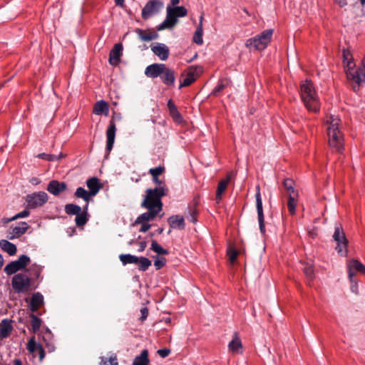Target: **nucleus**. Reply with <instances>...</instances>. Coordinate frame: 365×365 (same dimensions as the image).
I'll list each match as a JSON object with an SVG mask.
<instances>
[{
  "label": "nucleus",
  "instance_id": "nucleus-1",
  "mask_svg": "<svg viewBox=\"0 0 365 365\" xmlns=\"http://www.w3.org/2000/svg\"><path fill=\"white\" fill-rule=\"evenodd\" d=\"M153 182L158 185L154 189H148L146 196L142 202V206L148 209V212L140 215L135 221L133 225H140V228H150L149 222L153 220L162 210L161 198L168 193V188L158 177H152Z\"/></svg>",
  "mask_w": 365,
  "mask_h": 365
},
{
  "label": "nucleus",
  "instance_id": "nucleus-2",
  "mask_svg": "<svg viewBox=\"0 0 365 365\" xmlns=\"http://www.w3.org/2000/svg\"><path fill=\"white\" fill-rule=\"evenodd\" d=\"M327 135L330 148L337 153H341L344 149V135L341 131V120L335 115L327 117Z\"/></svg>",
  "mask_w": 365,
  "mask_h": 365
},
{
  "label": "nucleus",
  "instance_id": "nucleus-3",
  "mask_svg": "<svg viewBox=\"0 0 365 365\" xmlns=\"http://www.w3.org/2000/svg\"><path fill=\"white\" fill-rule=\"evenodd\" d=\"M301 98L308 110L317 113L319 111L320 105L318 97L312 83L306 80L301 85Z\"/></svg>",
  "mask_w": 365,
  "mask_h": 365
},
{
  "label": "nucleus",
  "instance_id": "nucleus-4",
  "mask_svg": "<svg viewBox=\"0 0 365 365\" xmlns=\"http://www.w3.org/2000/svg\"><path fill=\"white\" fill-rule=\"evenodd\" d=\"M187 11L184 6L167 7V15L165 19L157 27L158 31L172 29L178 23V17H184L187 15Z\"/></svg>",
  "mask_w": 365,
  "mask_h": 365
},
{
  "label": "nucleus",
  "instance_id": "nucleus-5",
  "mask_svg": "<svg viewBox=\"0 0 365 365\" xmlns=\"http://www.w3.org/2000/svg\"><path fill=\"white\" fill-rule=\"evenodd\" d=\"M272 34V29L265 30L259 35L247 39L245 43V46L249 49H255L257 51L264 50L270 42Z\"/></svg>",
  "mask_w": 365,
  "mask_h": 365
},
{
  "label": "nucleus",
  "instance_id": "nucleus-6",
  "mask_svg": "<svg viewBox=\"0 0 365 365\" xmlns=\"http://www.w3.org/2000/svg\"><path fill=\"white\" fill-rule=\"evenodd\" d=\"M345 71L349 80L353 81L358 85L365 81V58L361 61V66L355 69L354 61H349L345 66Z\"/></svg>",
  "mask_w": 365,
  "mask_h": 365
},
{
  "label": "nucleus",
  "instance_id": "nucleus-7",
  "mask_svg": "<svg viewBox=\"0 0 365 365\" xmlns=\"http://www.w3.org/2000/svg\"><path fill=\"white\" fill-rule=\"evenodd\" d=\"M31 280L26 274H16L12 278V288L16 293L27 292L31 290Z\"/></svg>",
  "mask_w": 365,
  "mask_h": 365
},
{
  "label": "nucleus",
  "instance_id": "nucleus-8",
  "mask_svg": "<svg viewBox=\"0 0 365 365\" xmlns=\"http://www.w3.org/2000/svg\"><path fill=\"white\" fill-rule=\"evenodd\" d=\"M163 9V3L160 0H150L146 3L142 9V18L147 20L158 14Z\"/></svg>",
  "mask_w": 365,
  "mask_h": 365
},
{
  "label": "nucleus",
  "instance_id": "nucleus-9",
  "mask_svg": "<svg viewBox=\"0 0 365 365\" xmlns=\"http://www.w3.org/2000/svg\"><path fill=\"white\" fill-rule=\"evenodd\" d=\"M48 195L45 192H36L27 195L26 197L27 207L34 209L41 207L48 201Z\"/></svg>",
  "mask_w": 365,
  "mask_h": 365
},
{
  "label": "nucleus",
  "instance_id": "nucleus-10",
  "mask_svg": "<svg viewBox=\"0 0 365 365\" xmlns=\"http://www.w3.org/2000/svg\"><path fill=\"white\" fill-rule=\"evenodd\" d=\"M30 257L27 255H21L17 260L9 263L4 268V272L8 275H11L19 270L24 269L30 262Z\"/></svg>",
  "mask_w": 365,
  "mask_h": 365
},
{
  "label": "nucleus",
  "instance_id": "nucleus-11",
  "mask_svg": "<svg viewBox=\"0 0 365 365\" xmlns=\"http://www.w3.org/2000/svg\"><path fill=\"white\" fill-rule=\"evenodd\" d=\"M333 237L337 243L336 250L338 253L341 254V255H345L346 252V248L348 245V240L344 232V230H335Z\"/></svg>",
  "mask_w": 365,
  "mask_h": 365
},
{
  "label": "nucleus",
  "instance_id": "nucleus-12",
  "mask_svg": "<svg viewBox=\"0 0 365 365\" xmlns=\"http://www.w3.org/2000/svg\"><path fill=\"white\" fill-rule=\"evenodd\" d=\"M201 72L202 68L200 66H190L187 71L185 78L183 79L182 82L180 83L179 88L189 86L195 81L198 74Z\"/></svg>",
  "mask_w": 365,
  "mask_h": 365
},
{
  "label": "nucleus",
  "instance_id": "nucleus-13",
  "mask_svg": "<svg viewBox=\"0 0 365 365\" xmlns=\"http://www.w3.org/2000/svg\"><path fill=\"white\" fill-rule=\"evenodd\" d=\"M239 242L237 240L230 239L227 240V255L231 264H234L236 262L240 253Z\"/></svg>",
  "mask_w": 365,
  "mask_h": 365
},
{
  "label": "nucleus",
  "instance_id": "nucleus-14",
  "mask_svg": "<svg viewBox=\"0 0 365 365\" xmlns=\"http://www.w3.org/2000/svg\"><path fill=\"white\" fill-rule=\"evenodd\" d=\"M67 188V185L64 182H59L56 180H53L49 182L47 185V191L51 194L58 196L61 192H64Z\"/></svg>",
  "mask_w": 365,
  "mask_h": 365
},
{
  "label": "nucleus",
  "instance_id": "nucleus-15",
  "mask_svg": "<svg viewBox=\"0 0 365 365\" xmlns=\"http://www.w3.org/2000/svg\"><path fill=\"white\" fill-rule=\"evenodd\" d=\"M115 131L116 127L113 118H111L110 120V123L108 128L106 131V137H107V144H106V150L108 153L110 152L113 148L115 138Z\"/></svg>",
  "mask_w": 365,
  "mask_h": 365
},
{
  "label": "nucleus",
  "instance_id": "nucleus-16",
  "mask_svg": "<svg viewBox=\"0 0 365 365\" xmlns=\"http://www.w3.org/2000/svg\"><path fill=\"white\" fill-rule=\"evenodd\" d=\"M165 68V64L163 63H153L146 67L145 74L152 78L160 77L163 69Z\"/></svg>",
  "mask_w": 365,
  "mask_h": 365
},
{
  "label": "nucleus",
  "instance_id": "nucleus-17",
  "mask_svg": "<svg viewBox=\"0 0 365 365\" xmlns=\"http://www.w3.org/2000/svg\"><path fill=\"white\" fill-rule=\"evenodd\" d=\"M348 269L349 278L350 282L352 283L354 282V277L355 276V273L353 272V269L365 274V265L356 259H351L349 262Z\"/></svg>",
  "mask_w": 365,
  "mask_h": 365
},
{
  "label": "nucleus",
  "instance_id": "nucleus-18",
  "mask_svg": "<svg viewBox=\"0 0 365 365\" xmlns=\"http://www.w3.org/2000/svg\"><path fill=\"white\" fill-rule=\"evenodd\" d=\"M234 176V173L232 172L227 174V178L225 179L221 180L217 187L215 200L217 203H219L222 200V195L226 190L227 185L232 178Z\"/></svg>",
  "mask_w": 365,
  "mask_h": 365
},
{
  "label": "nucleus",
  "instance_id": "nucleus-19",
  "mask_svg": "<svg viewBox=\"0 0 365 365\" xmlns=\"http://www.w3.org/2000/svg\"><path fill=\"white\" fill-rule=\"evenodd\" d=\"M123 46L121 43H116L110 52L109 63L112 66H116L120 61L122 55Z\"/></svg>",
  "mask_w": 365,
  "mask_h": 365
},
{
  "label": "nucleus",
  "instance_id": "nucleus-20",
  "mask_svg": "<svg viewBox=\"0 0 365 365\" xmlns=\"http://www.w3.org/2000/svg\"><path fill=\"white\" fill-rule=\"evenodd\" d=\"M152 51L162 61H165L169 56V48L163 43H157L151 46Z\"/></svg>",
  "mask_w": 365,
  "mask_h": 365
},
{
  "label": "nucleus",
  "instance_id": "nucleus-21",
  "mask_svg": "<svg viewBox=\"0 0 365 365\" xmlns=\"http://www.w3.org/2000/svg\"><path fill=\"white\" fill-rule=\"evenodd\" d=\"M160 78L164 84L174 86L175 80V71L165 66V68L163 69V72L161 73Z\"/></svg>",
  "mask_w": 365,
  "mask_h": 365
},
{
  "label": "nucleus",
  "instance_id": "nucleus-22",
  "mask_svg": "<svg viewBox=\"0 0 365 365\" xmlns=\"http://www.w3.org/2000/svg\"><path fill=\"white\" fill-rule=\"evenodd\" d=\"M86 185L89 189V192L92 196L96 195L99 190L103 187V185L100 182L99 179L96 177H93L87 180Z\"/></svg>",
  "mask_w": 365,
  "mask_h": 365
},
{
  "label": "nucleus",
  "instance_id": "nucleus-23",
  "mask_svg": "<svg viewBox=\"0 0 365 365\" xmlns=\"http://www.w3.org/2000/svg\"><path fill=\"white\" fill-rule=\"evenodd\" d=\"M43 304V297L39 292H36L33 294L29 308L32 313H34L38 311V309L41 307V306Z\"/></svg>",
  "mask_w": 365,
  "mask_h": 365
},
{
  "label": "nucleus",
  "instance_id": "nucleus-24",
  "mask_svg": "<svg viewBox=\"0 0 365 365\" xmlns=\"http://www.w3.org/2000/svg\"><path fill=\"white\" fill-rule=\"evenodd\" d=\"M255 197H256V204H257V215H258L259 226V228H264V222L262 201L261 195H260L259 191H258L256 193Z\"/></svg>",
  "mask_w": 365,
  "mask_h": 365
},
{
  "label": "nucleus",
  "instance_id": "nucleus-25",
  "mask_svg": "<svg viewBox=\"0 0 365 365\" xmlns=\"http://www.w3.org/2000/svg\"><path fill=\"white\" fill-rule=\"evenodd\" d=\"M12 329L11 320L7 319H3L0 323V336L3 339L7 338L10 335Z\"/></svg>",
  "mask_w": 365,
  "mask_h": 365
},
{
  "label": "nucleus",
  "instance_id": "nucleus-26",
  "mask_svg": "<svg viewBox=\"0 0 365 365\" xmlns=\"http://www.w3.org/2000/svg\"><path fill=\"white\" fill-rule=\"evenodd\" d=\"M135 33L139 38L143 41H150L158 37V34L156 32L147 31L141 29H136Z\"/></svg>",
  "mask_w": 365,
  "mask_h": 365
},
{
  "label": "nucleus",
  "instance_id": "nucleus-27",
  "mask_svg": "<svg viewBox=\"0 0 365 365\" xmlns=\"http://www.w3.org/2000/svg\"><path fill=\"white\" fill-rule=\"evenodd\" d=\"M168 108L169 110L170 115L173 118V120L178 123L182 122V118L180 113L178 112L177 107L174 104L172 100H169L168 102Z\"/></svg>",
  "mask_w": 365,
  "mask_h": 365
},
{
  "label": "nucleus",
  "instance_id": "nucleus-28",
  "mask_svg": "<svg viewBox=\"0 0 365 365\" xmlns=\"http://www.w3.org/2000/svg\"><path fill=\"white\" fill-rule=\"evenodd\" d=\"M108 104L104 101H100L97 102L93 108V113L96 115H108Z\"/></svg>",
  "mask_w": 365,
  "mask_h": 365
},
{
  "label": "nucleus",
  "instance_id": "nucleus-29",
  "mask_svg": "<svg viewBox=\"0 0 365 365\" xmlns=\"http://www.w3.org/2000/svg\"><path fill=\"white\" fill-rule=\"evenodd\" d=\"M133 365H150L148 351L147 349H144L139 356H135L133 360Z\"/></svg>",
  "mask_w": 365,
  "mask_h": 365
},
{
  "label": "nucleus",
  "instance_id": "nucleus-30",
  "mask_svg": "<svg viewBox=\"0 0 365 365\" xmlns=\"http://www.w3.org/2000/svg\"><path fill=\"white\" fill-rule=\"evenodd\" d=\"M0 247L4 252H6L9 255L12 256L16 253V247L14 244L6 240H0Z\"/></svg>",
  "mask_w": 365,
  "mask_h": 365
},
{
  "label": "nucleus",
  "instance_id": "nucleus-31",
  "mask_svg": "<svg viewBox=\"0 0 365 365\" xmlns=\"http://www.w3.org/2000/svg\"><path fill=\"white\" fill-rule=\"evenodd\" d=\"M202 20H203V16H200V23H199V25L194 34V36H193V41L198 44V45H201L203 43V39H202V34H203V29H202Z\"/></svg>",
  "mask_w": 365,
  "mask_h": 365
},
{
  "label": "nucleus",
  "instance_id": "nucleus-32",
  "mask_svg": "<svg viewBox=\"0 0 365 365\" xmlns=\"http://www.w3.org/2000/svg\"><path fill=\"white\" fill-rule=\"evenodd\" d=\"M185 218L180 215H173L168 218V223L171 228L184 227Z\"/></svg>",
  "mask_w": 365,
  "mask_h": 365
},
{
  "label": "nucleus",
  "instance_id": "nucleus-33",
  "mask_svg": "<svg viewBox=\"0 0 365 365\" xmlns=\"http://www.w3.org/2000/svg\"><path fill=\"white\" fill-rule=\"evenodd\" d=\"M298 194H291L288 197L287 207L288 210L291 215H294L296 212V207L297 205Z\"/></svg>",
  "mask_w": 365,
  "mask_h": 365
},
{
  "label": "nucleus",
  "instance_id": "nucleus-34",
  "mask_svg": "<svg viewBox=\"0 0 365 365\" xmlns=\"http://www.w3.org/2000/svg\"><path fill=\"white\" fill-rule=\"evenodd\" d=\"M303 271L307 278V284L311 287L312 285V282L314 278V273L312 265L306 264L303 267Z\"/></svg>",
  "mask_w": 365,
  "mask_h": 365
},
{
  "label": "nucleus",
  "instance_id": "nucleus-35",
  "mask_svg": "<svg viewBox=\"0 0 365 365\" xmlns=\"http://www.w3.org/2000/svg\"><path fill=\"white\" fill-rule=\"evenodd\" d=\"M152 262L148 258L145 257H138L137 264L138 265V269L141 272L146 271L150 266H151Z\"/></svg>",
  "mask_w": 365,
  "mask_h": 365
},
{
  "label": "nucleus",
  "instance_id": "nucleus-36",
  "mask_svg": "<svg viewBox=\"0 0 365 365\" xmlns=\"http://www.w3.org/2000/svg\"><path fill=\"white\" fill-rule=\"evenodd\" d=\"M119 259L123 265H126L128 264H137L138 257L130 254H120L119 255Z\"/></svg>",
  "mask_w": 365,
  "mask_h": 365
},
{
  "label": "nucleus",
  "instance_id": "nucleus-37",
  "mask_svg": "<svg viewBox=\"0 0 365 365\" xmlns=\"http://www.w3.org/2000/svg\"><path fill=\"white\" fill-rule=\"evenodd\" d=\"M197 213L198 211L196 208L195 205L190 206L188 207L187 212L185 213V217L187 220L195 223L197 221Z\"/></svg>",
  "mask_w": 365,
  "mask_h": 365
},
{
  "label": "nucleus",
  "instance_id": "nucleus-38",
  "mask_svg": "<svg viewBox=\"0 0 365 365\" xmlns=\"http://www.w3.org/2000/svg\"><path fill=\"white\" fill-rule=\"evenodd\" d=\"M88 205H86L84 207V211L81 212L79 214H78L76 217L75 221L78 227H81L86 225V223L88 221V217H87V210Z\"/></svg>",
  "mask_w": 365,
  "mask_h": 365
},
{
  "label": "nucleus",
  "instance_id": "nucleus-39",
  "mask_svg": "<svg viewBox=\"0 0 365 365\" xmlns=\"http://www.w3.org/2000/svg\"><path fill=\"white\" fill-rule=\"evenodd\" d=\"M75 196L78 198H82L87 203L91 200L92 195L89 191L86 190L84 188L80 187H78L75 192Z\"/></svg>",
  "mask_w": 365,
  "mask_h": 365
},
{
  "label": "nucleus",
  "instance_id": "nucleus-40",
  "mask_svg": "<svg viewBox=\"0 0 365 365\" xmlns=\"http://www.w3.org/2000/svg\"><path fill=\"white\" fill-rule=\"evenodd\" d=\"M283 185L284 189L287 191V194L289 196H291V194H298V192L294 190V182L292 179L287 178L283 182Z\"/></svg>",
  "mask_w": 365,
  "mask_h": 365
},
{
  "label": "nucleus",
  "instance_id": "nucleus-41",
  "mask_svg": "<svg viewBox=\"0 0 365 365\" xmlns=\"http://www.w3.org/2000/svg\"><path fill=\"white\" fill-rule=\"evenodd\" d=\"M30 317H31V326L32 331L36 333L39 330V329L41 327V320L38 317H36L34 314V313H31L30 314Z\"/></svg>",
  "mask_w": 365,
  "mask_h": 365
},
{
  "label": "nucleus",
  "instance_id": "nucleus-42",
  "mask_svg": "<svg viewBox=\"0 0 365 365\" xmlns=\"http://www.w3.org/2000/svg\"><path fill=\"white\" fill-rule=\"evenodd\" d=\"M230 81L227 79L220 80L216 87L213 89L212 94L217 96L222 91L229 86Z\"/></svg>",
  "mask_w": 365,
  "mask_h": 365
},
{
  "label": "nucleus",
  "instance_id": "nucleus-43",
  "mask_svg": "<svg viewBox=\"0 0 365 365\" xmlns=\"http://www.w3.org/2000/svg\"><path fill=\"white\" fill-rule=\"evenodd\" d=\"M65 211L68 215H77L81 212V207L74 204H68L65 207Z\"/></svg>",
  "mask_w": 365,
  "mask_h": 365
},
{
  "label": "nucleus",
  "instance_id": "nucleus-44",
  "mask_svg": "<svg viewBox=\"0 0 365 365\" xmlns=\"http://www.w3.org/2000/svg\"><path fill=\"white\" fill-rule=\"evenodd\" d=\"M151 250H153L158 255H168V251L163 248L155 240H153L151 244Z\"/></svg>",
  "mask_w": 365,
  "mask_h": 365
},
{
  "label": "nucleus",
  "instance_id": "nucleus-45",
  "mask_svg": "<svg viewBox=\"0 0 365 365\" xmlns=\"http://www.w3.org/2000/svg\"><path fill=\"white\" fill-rule=\"evenodd\" d=\"M29 215V212L27 210H24L23 212L16 214L15 216L11 217V218H3L1 220V222L3 223V225L5 226L6 223L11 222L17 218L19 217H24Z\"/></svg>",
  "mask_w": 365,
  "mask_h": 365
},
{
  "label": "nucleus",
  "instance_id": "nucleus-46",
  "mask_svg": "<svg viewBox=\"0 0 365 365\" xmlns=\"http://www.w3.org/2000/svg\"><path fill=\"white\" fill-rule=\"evenodd\" d=\"M38 157L41 159L46 160L48 161H55L57 160H59L61 158H63L64 155L63 154H60L58 156L51 154H46V153H40L38 154Z\"/></svg>",
  "mask_w": 365,
  "mask_h": 365
},
{
  "label": "nucleus",
  "instance_id": "nucleus-47",
  "mask_svg": "<svg viewBox=\"0 0 365 365\" xmlns=\"http://www.w3.org/2000/svg\"><path fill=\"white\" fill-rule=\"evenodd\" d=\"M228 346L232 351H237V350L242 347L241 341L238 338L233 339L229 343Z\"/></svg>",
  "mask_w": 365,
  "mask_h": 365
},
{
  "label": "nucleus",
  "instance_id": "nucleus-48",
  "mask_svg": "<svg viewBox=\"0 0 365 365\" xmlns=\"http://www.w3.org/2000/svg\"><path fill=\"white\" fill-rule=\"evenodd\" d=\"M166 259L164 257H155L154 265L157 270L160 269L165 265Z\"/></svg>",
  "mask_w": 365,
  "mask_h": 365
},
{
  "label": "nucleus",
  "instance_id": "nucleus-49",
  "mask_svg": "<svg viewBox=\"0 0 365 365\" xmlns=\"http://www.w3.org/2000/svg\"><path fill=\"white\" fill-rule=\"evenodd\" d=\"M101 364L104 365H118L116 356H112L110 358L102 357Z\"/></svg>",
  "mask_w": 365,
  "mask_h": 365
},
{
  "label": "nucleus",
  "instance_id": "nucleus-50",
  "mask_svg": "<svg viewBox=\"0 0 365 365\" xmlns=\"http://www.w3.org/2000/svg\"><path fill=\"white\" fill-rule=\"evenodd\" d=\"M165 171V168L163 166H158L154 168H150L149 170V173L152 175V177H158L160 175L163 174Z\"/></svg>",
  "mask_w": 365,
  "mask_h": 365
},
{
  "label": "nucleus",
  "instance_id": "nucleus-51",
  "mask_svg": "<svg viewBox=\"0 0 365 365\" xmlns=\"http://www.w3.org/2000/svg\"><path fill=\"white\" fill-rule=\"evenodd\" d=\"M40 345H37L35 341L31 339L29 340L27 344V349L29 352L32 354H35L37 351V348H38Z\"/></svg>",
  "mask_w": 365,
  "mask_h": 365
},
{
  "label": "nucleus",
  "instance_id": "nucleus-52",
  "mask_svg": "<svg viewBox=\"0 0 365 365\" xmlns=\"http://www.w3.org/2000/svg\"><path fill=\"white\" fill-rule=\"evenodd\" d=\"M343 60L344 66L347 64V63L351 61H352L351 55L349 51L344 50L343 51Z\"/></svg>",
  "mask_w": 365,
  "mask_h": 365
},
{
  "label": "nucleus",
  "instance_id": "nucleus-53",
  "mask_svg": "<svg viewBox=\"0 0 365 365\" xmlns=\"http://www.w3.org/2000/svg\"><path fill=\"white\" fill-rule=\"evenodd\" d=\"M14 231H16L15 234L9 237L10 240L19 237L20 236L26 233V230H14Z\"/></svg>",
  "mask_w": 365,
  "mask_h": 365
},
{
  "label": "nucleus",
  "instance_id": "nucleus-54",
  "mask_svg": "<svg viewBox=\"0 0 365 365\" xmlns=\"http://www.w3.org/2000/svg\"><path fill=\"white\" fill-rule=\"evenodd\" d=\"M140 313H141V317H140V319L141 322H143L147 319L148 315V308L143 307L142 309H140Z\"/></svg>",
  "mask_w": 365,
  "mask_h": 365
},
{
  "label": "nucleus",
  "instance_id": "nucleus-55",
  "mask_svg": "<svg viewBox=\"0 0 365 365\" xmlns=\"http://www.w3.org/2000/svg\"><path fill=\"white\" fill-rule=\"evenodd\" d=\"M170 353V350L169 349H162L158 351V354L162 357H167Z\"/></svg>",
  "mask_w": 365,
  "mask_h": 365
},
{
  "label": "nucleus",
  "instance_id": "nucleus-56",
  "mask_svg": "<svg viewBox=\"0 0 365 365\" xmlns=\"http://www.w3.org/2000/svg\"><path fill=\"white\" fill-rule=\"evenodd\" d=\"M36 354L38 355L39 360L41 361L45 357V351L41 346L37 348Z\"/></svg>",
  "mask_w": 365,
  "mask_h": 365
},
{
  "label": "nucleus",
  "instance_id": "nucleus-57",
  "mask_svg": "<svg viewBox=\"0 0 365 365\" xmlns=\"http://www.w3.org/2000/svg\"><path fill=\"white\" fill-rule=\"evenodd\" d=\"M138 244H139L138 251L139 252L144 251V250L146 247V242L145 241H140V242H138Z\"/></svg>",
  "mask_w": 365,
  "mask_h": 365
},
{
  "label": "nucleus",
  "instance_id": "nucleus-58",
  "mask_svg": "<svg viewBox=\"0 0 365 365\" xmlns=\"http://www.w3.org/2000/svg\"><path fill=\"white\" fill-rule=\"evenodd\" d=\"M351 289L353 292L357 293V283L354 279L353 283L351 282Z\"/></svg>",
  "mask_w": 365,
  "mask_h": 365
},
{
  "label": "nucleus",
  "instance_id": "nucleus-59",
  "mask_svg": "<svg viewBox=\"0 0 365 365\" xmlns=\"http://www.w3.org/2000/svg\"><path fill=\"white\" fill-rule=\"evenodd\" d=\"M335 1L341 7H343L347 4L346 0H335Z\"/></svg>",
  "mask_w": 365,
  "mask_h": 365
},
{
  "label": "nucleus",
  "instance_id": "nucleus-60",
  "mask_svg": "<svg viewBox=\"0 0 365 365\" xmlns=\"http://www.w3.org/2000/svg\"><path fill=\"white\" fill-rule=\"evenodd\" d=\"M308 235L311 237L314 238L317 235V233L316 232V230H309L308 231Z\"/></svg>",
  "mask_w": 365,
  "mask_h": 365
},
{
  "label": "nucleus",
  "instance_id": "nucleus-61",
  "mask_svg": "<svg viewBox=\"0 0 365 365\" xmlns=\"http://www.w3.org/2000/svg\"><path fill=\"white\" fill-rule=\"evenodd\" d=\"M124 1L125 0H115V4L118 6L123 7L124 6Z\"/></svg>",
  "mask_w": 365,
  "mask_h": 365
},
{
  "label": "nucleus",
  "instance_id": "nucleus-62",
  "mask_svg": "<svg viewBox=\"0 0 365 365\" xmlns=\"http://www.w3.org/2000/svg\"><path fill=\"white\" fill-rule=\"evenodd\" d=\"M14 365H22V362L19 359H15L14 360Z\"/></svg>",
  "mask_w": 365,
  "mask_h": 365
},
{
  "label": "nucleus",
  "instance_id": "nucleus-63",
  "mask_svg": "<svg viewBox=\"0 0 365 365\" xmlns=\"http://www.w3.org/2000/svg\"><path fill=\"white\" fill-rule=\"evenodd\" d=\"M170 2L173 6H175L179 4L180 0H171Z\"/></svg>",
  "mask_w": 365,
  "mask_h": 365
},
{
  "label": "nucleus",
  "instance_id": "nucleus-64",
  "mask_svg": "<svg viewBox=\"0 0 365 365\" xmlns=\"http://www.w3.org/2000/svg\"><path fill=\"white\" fill-rule=\"evenodd\" d=\"M35 274H36V277L38 278L40 275V269L38 268H36V270H35Z\"/></svg>",
  "mask_w": 365,
  "mask_h": 365
}]
</instances>
